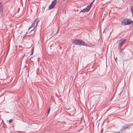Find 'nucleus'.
Returning <instances> with one entry per match:
<instances>
[{
    "instance_id": "1",
    "label": "nucleus",
    "mask_w": 133,
    "mask_h": 133,
    "mask_svg": "<svg viewBox=\"0 0 133 133\" xmlns=\"http://www.w3.org/2000/svg\"><path fill=\"white\" fill-rule=\"evenodd\" d=\"M72 42L76 45L88 46V45L87 44L85 43L83 40L81 39H73L72 40Z\"/></svg>"
},
{
    "instance_id": "2",
    "label": "nucleus",
    "mask_w": 133,
    "mask_h": 133,
    "mask_svg": "<svg viewBox=\"0 0 133 133\" xmlns=\"http://www.w3.org/2000/svg\"><path fill=\"white\" fill-rule=\"evenodd\" d=\"M131 22H133L131 19L126 18L123 20L122 23L123 25H125L130 24Z\"/></svg>"
},
{
    "instance_id": "3",
    "label": "nucleus",
    "mask_w": 133,
    "mask_h": 133,
    "mask_svg": "<svg viewBox=\"0 0 133 133\" xmlns=\"http://www.w3.org/2000/svg\"><path fill=\"white\" fill-rule=\"evenodd\" d=\"M126 40V39L122 38L119 40L118 42V47L120 49L121 48V47Z\"/></svg>"
},
{
    "instance_id": "4",
    "label": "nucleus",
    "mask_w": 133,
    "mask_h": 133,
    "mask_svg": "<svg viewBox=\"0 0 133 133\" xmlns=\"http://www.w3.org/2000/svg\"><path fill=\"white\" fill-rule=\"evenodd\" d=\"M130 124H126L125 125H123L122 126L120 131H123L127 129H129L130 128Z\"/></svg>"
},
{
    "instance_id": "5",
    "label": "nucleus",
    "mask_w": 133,
    "mask_h": 133,
    "mask_svg": "<svg viewBox=\"0 0 133 133\" xmlns=\"http://www.w3.org/2000/svg\"><path fill=\"white\" fill-rule=\"evenodd\" d=\"M56 3V0H54L52 1L51 4L49 7L48 9L49 10L53 8L55 6Z\"/></svg>"
},
{
    "instance_id": "6",
    "label": "nucleus",
    "mask_w": 133,
    "mask_h": 133,
    "mask_svg": "<svg viewBox=\"0 0 133 133\" xmlns=\"http://www.w3.org/2000/svg\"><path fill=\"white\" fill-rule=\"evenodd\" d=\"M90 9L87 6V7L82 10H81L79 12V13H81L82 12H83V13H85L89 11Z\"/></svg>"
},
{
    "instance_id": "7",
    "label": "nucleus",
    "mask_w": 133,
    "mask_h": 133,
    "mask_svg": "<svg viewBox=\"0 0 133 133\" xmlns=\"http://www.w3.org/2000/svg\"><path fill=\"white\" fill-rule=\"evenodd\" d=\"M37 21V19H35V20L34 22H33L32 24L30 26L29 28V29H30L31 28H32L35 25V24L36 23V21Z\"/></svg>"
},
{
    "instance_id": "8",
    "label": "nucleus",
    "mask_w": 133,
    "mask_h": 133,
    "mask_svg": "<svg viewBox=\"0 0 133 133\" xmlns=\"http://www.w3.org/2000/svg\"><path fill=\"white\" fill-rule=\"evenodd\" d=\"M3 9V5L2 2H0V14L2 12Z\"/></svg>"
},
{
    "instance_id": "9",
    "label": "nucleus",
    "mask_w": 133,
    "mask_h": 133,
    "mask_svg": "<svg viewBox=\"0 0 133 133\" xmlns=\"http://www.w3.org/2000/svg\"><path fill=\"white\" fill-rule=\"evenodd\" d=\"M39 20H38V21H36V22H37L36 23V25L34 27V29H35L37 28V26L38 25V22H39Z\"/></svg>"
},
{
    "instance_id": "10",
    "label": "nucleus",
    "mask_w": 133,
    "mask_h": 133,
    "mask_svg": "<svg viewBox=\"0 0 133 133\" xmlns=\"http://www.w3.org/2000/svg\"><path fill=\"white\" fill-rule=\"evenodd\" d=\"M93 4V2H91L90 4V5H89L88 6L89 8L90 9L91 8V6H92V4Z\"/></svg>"
},
{
    "instance_id": "11",
    "label": "nucleus",
    "mask_w": 133,
    "mask_h": 133,
    "mask_svg": "<svg viewBox=\"0 0 133 133\" xmlns=\"http://www.w3.org/2000/svg\"><path fill=\"white\" fill-rule=\"evenodd\" d=\"M121 54L122 56H123L125 55L123 51H121Z\"/></svg>"
},
{
    "instance_id": "12",
    "label": "nucleus",
    "mask_w": 133,
    "mask_h": 133,
    "mask_svg": "<svg viewBox=\"0 0 133 133\" xmlns=\"http://www.w3.org/2000/svg\"><path fill=\"white\" fill-rule=\"evenodd\" d=\"M131 12L132 15H133V7L132 6L131 7Z\"/></svg>"
},
{
    "instance_id": "13",
    "label": "nucleus",
    "mask_w": 133,
    "mask_h": 133,
    "mask_svg": "<svg viewBox=\"0 0 133 133\" xmlns=\"http://www.w3.org/2000/svg\"><path fill=\"white\" fill-rule=\"evenodd\" d=\"M12 121H13V119H10L9 121V122L10 123H11L12 122Z\"/></svg>"
},
{
    "instance_id": "14",
    "label": "nucleus",
    "mask_w": 133,
    "mask_h": 133,
    "mask_svg": "<svg viewBox=\"0 0 133 133\" xmlns=\"http://www.w3.org/2000/svg\"><path fill=\"white\" fill-rule=\"evenodd\" d=\"M50 110V108H49L48 110V114H49Z\"/></svg>"
},
{
    "instance_id": "15",
    "label": "nucleus",
    "mask_w": 133,
    "mask_h": 133,
    "mask_svg": "<svg viewBox=\"0 0 133 133\" xmlns=\"http://www.w3.org/2000/svg\"><path fill=\"white\" fill-rule=\"evenodd\" d=\"M33 50H32V52L31 54H30V55H32L33 53Z\"/></svg>"
},
{
    "instance_id": "16",
    "label": "nucleus",
    "mask_w": 133,
    "mask_h": 133,
    "mask_svg": "<svg viewBox=\"0 0 133 133\" xmlns=\"http://www.w3.org/2000/svg\"><path fill=\"white\" fill-rule=\"evenodd\" d=\"M95 0H93L92 2L93 3V2L95 1Z\"/></svg>"
}]
</instances>
